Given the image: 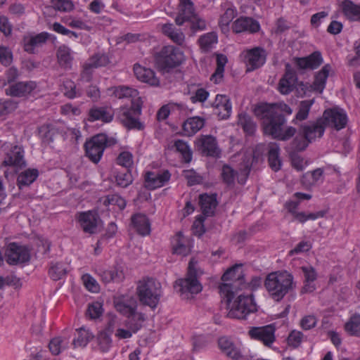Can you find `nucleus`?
<instances>
[{"mask_svg":"<svg viewBox=\"0 0 360 360\" xmlns=\"http://www.w3.org/2000/svg\"><path fill=\"white\" fill-rule=\"evenodd\" d=\"M254 113L262 120V129L266 135L281 141H287L296 133V129L293 127H288L285 130L283 129L286 122L284 115L279 113L267 103L257 105L254 109Z\"/></svg>","mask_w":360,"mask_h":360,"instance_id":"obj_1","label":"nucleus"},{"mask_svg":"<svg viewBox=\"0 0 360 360\" xmlns=\"http://www.w3.org/2000/svg\"><path fill=\"white\" fill-rule=\"evenodd\" d=\"M293 276L287 271H276L269 274L264 281V286L269 295L276 301L295 288Z\"/></svg>","mask_w":360,"mask_h":360,"instance_id":"obj_2","label":"nucleus"},{"mask_svg":"<svg viewBox=\"0 0 360 360\" xmlns=\"http://www.w3.org/2000/svg\"><path fill=\"white\" fill-rule=\"evenodd\" d=\"M241 265H235L229 269L222 276L221 280L224 282L219 286V292L226 298V303L230 304L234 297L235 292L245 287Z\"/></svg>","mask_w":360,"mask_h":360,"instance_id":"obj_3","label":"nucleus"},{"mask_svg":"<svg viewBox=\"0 0 360 360\" xmlns=\"http://www.w3.org/2000/svg\"><path fill=\"white\" fill-rule=\"evenodd\" d=\"M195 265V262L193 259H191L188 264L186 277L176 281L174 285L184 300L193 298V295L200 292L202 289V286L197 278V271Z\"/></svg>","mask_w":360,"mask_h":360,"instance_id":"obj_4","label":"nucleus"},{"mask_svg":"<svg viewBox=\"0 0 360 360\" xmlns=\"http://www.w3.org/2000/svg\"><path fill=\"white\" fill-rule=\"evenodd\" d=\"M136 292L140 302L154 309L157 307L161 297V284L153 278H146L139 281Z\"/></svg>","mask_w":360,"mask_h":360,"instance_id":"obj_5","label":"nucleus"},{"mask_svg":"<svg viewBox=\"0 0 360 360\" xmlns=\"http://www.w3.org/2000/svg\"><path fill=\"white\" fill-rule=\"evenodd\" d=\"M184 60V54L179 48L165 46L155 55V61L161 70L179 66Z\"/></svg>","mask_w":360,"mask_h":360,"instance_id":"obj_6","label":"nucleus"},{"mask_svg":"<svg viewBox=\"0 0 360 360\" xmlns=\"http://www.w3.org/2000/svg\"><path fill=\"white\" fill-rule=\"evenodd\" d=\"M111 144L110 141H108L105 134H96L85 142L84 148L86 155L94 163H98L105 148Z\"/></svg>","mask_w":360,"mask_h":360,"instance_id":"obj_7","label":"nucleus"},{"mask_svg":"<svg viewBox=\"0 0 360 360\" xmlns=\"http://www.w3.org/2000/svg\"><path fill=\"white\" fill-rule=\"evenodd\" d=\"M257 311L252 295H240L233 303L227 316L229 318L244 319L250 313Z\"/></svg>","mask_w":360,"mask_h":360,"instance_id":"obj_8","label":"nucleus"},{"mask_svg":"<svg viewBox=\"0 0 360 360\" xmlns=\"http://www.w3.org/2000/svg\"><path fill=\"white\" fill-rule=\"evenodd\" d=\"M141 106L139 101L132 103L131 106L128 108H122L119 112L117 118L120 122L129 129L142 130L144 125L137 118L136 116L141 115Z\"/></svg>","mask_w":360,"mask_h":360,"instance_id":"obj_9","label":"nucleus"},{"mask_svg":"<svg viewBox=\"0 0 360 360\" xmlns=\"http://www.w3.org/2000/svg\"><path fill=\"white\" fill-rule=\"evenodd\" d=\"M321 120H323L325 127L328 126L339 131L345 128L347 123V116L340 108H333L324 111Z\"/></svg>","mask_w":360,"mask_h":360,"instance_id":"obj_10","label":"nucleus"},{"mask_svg":"<svg viewBox=\"0 0 360 360\" xmlns=\"http://www.w3.org/2000/svg\"><path fill=\"white\" fill-rule=\"evenodd\" d=\"M4 255L7 263L11 265L27 262L30 259L29 250L15 243H11L7 245Z\"/></svg>","mask_w":360,"mask_h":360,"instance_id":"obj_11","label":"nucleus"},{"mask_svg":"<svg viewBox=\"0 0 360 360\" xmlns=\"http://www.w3.org/2000/svg\"><path fill=\"white\" fill-rule=\"evenodd\" d=\"M77 220L83 231L89 234L96 233L98 226L101 222L97 212L91 210L78 213Z\"/></svg>","mask_w":360,"mask_h":360,"instance_id":"obj_12","label":"nucleus"},{"mask_svg":"<svg viewBox=\"0 0 360 360\" xmlns=\"http://www.w3.org/2000/svg\"><path fill=\"white\" fill-rule=\"evenodd\" d=\"M3 165L5 166H12L17 169L25 167L26 162L24 159L22 148L18 145L11 146L5 153Z\"/></svg>","mask_w":360,"mask_h":360,"instance_id":"obj_13","label":"nucleus"},{"mask_svg":"<svg viewBox=\"0 0 360 360\" xmlns=\"http://www.w3.org/2000/svg\"><path fill=\"white\" fill-rule=\"evenodd\" d=\"M248 333L252 339L262 341L267 347H271L275 340V328L273 325L253 327Z\"/></svg>","mask_w":360,"mask_h":360,"instance_id":"obj_14","label":"nucleus"},{"mask_svg":"<svg viewBox=\"0 0 360 360\" xmlns=\"http://www.w3.org/2000/svg\"><path fill=\"white\" fill-rule=\"evenodd\" d=\"M196 146L198 150L206 156L217 157L221 152L216 138L211 135L201 136L197 139Z\"/></svg>","mask_w":360,"mask_h":360,"instance_id":"obj_15","label":"nucleus"},{"mask_svg":"<svg viewBox=\"0 0 360 360\" xmlns=\"http://www.w3.org/2000/svg\"><path fill=\"white\" fill-rule=\"evenodd\" d=\"M245 57L248 70H254L260 68L265 63L266 51L262 47H255L248 50Z\"/></svg>","mask_w":360,"mask_h":360,"instance_id":"obj_16","label":"nucleus"},{"mask_svg":"<svg viewBox=\"0 0 360 360\" xmlns=\"http://www.w3.org/2000/svg\"><path fill=\"white\" fill-rule=\"evenodd\" d=\"M168 170L162 172H148L145 176V187L148 190H155L163 186L170 179Z\"/></svg>","mask_w":360,"mask_h":360,"instance_id":"obj_17","label":"nucleus"},{"mask_svg":"<svg viewBox=\"0 0 360 360\" xmlns=\"http://www.w3.org/2000/svg\"><path fill=\"white\" fill-rule=\"evenodd\" d=\"M115 309L121 314L129 317L136 311L137 301L133 297L121 296L114 300Z\"/></svg>","mask_w":360,"mask_h":360,"instance_id":"obj_18","label":"nucleus"},{"mask_svg":"<svg viewBox=\"0 0 360 360\" xmlns=\"http://www.w3.org/2000/svg\"><path fill=\"white\" fill-rule=\"evenodd\" d=\"M297 75L289 63L285 65V72L280 79L278 89L282 94H288L292 90L297 83Z\"/></svg>","mask_w":360,"mask_h":360,"instance_id":"obj_19","label":"nucleus"},{"mask_svg":"<svg viewBox=\"0 0 360 360\" xmlns=\"http://www.w3.org/2000/svg\"><path fill=\"white\" fill-rule=\"evenodd\" d=\"M325 128L323 120L319 118L314 122L302 126L300 131L305 139L311 142L316 138H321L324 133Z\"/></svg>","mask_w":360,"mask_h":360,"instance_id":"obj_20","label":"nucleus"},{"mask_svg":"<svg viewBox=\"0 0 360 360\" xmlns=\"http://www.w3.org/2000/svg\"><path fill=\"white\" fill-rule=\"evenodd\" d=\"M179 10L175 22L177 25L181 26L184 22L194 20L196 14L193 4L191 0H179Z\"/></svg>","mask_w":360,"mask_h":360,"instance_id":"obj_21","label":"nucleus"},{"mask_svg":"<svg viewBox=\"0 0 360 360\" xmlns=\"http://www.w3.org/2000/svg\"><path fill=\"white\" fill-rule=\"evenodd\" d=\"M37 84L34 82H19L11 84L5 89L6 95L13 97H21L30 94Z\"/></svg>","mask_w":360,"mask_h":360,"instance_id":"obj_22","label":"nucleus"},{"mask_svg":"<svg viewBox=\"0 0 360 360\" xmlns=\"http://www.w3.org/2000/svg\"><path fill=\"white\" fill-rule=\"evenodd\" d=\"M298 205V201H290L285 204V207L294 216L295 219L301 223H304L307 220H315L318 218L323 217L325 214V212L323 211L309 214L304 212H297L296 210L297 209Z\"/></svg>","mask_w":360,"mask_h":360,"instance_id":"obj_23","label":"nucleus"},{"mask_svg":"<svg viewBox=\"0 0 360 360\" xmlns=\"http://www.w3.org/2000/svg\"><path fill=\"white\" fill-rule=\"evenodd\" d=\"M260 26L259 22L248 17H241L237 19L232 25L233 32L240 33L243 32H248L255 33L259 30Z\"/></svg>","mask_w":360,"mask_h":360,"instance_id":"obj_24","label":"nucleus"},{"mask_svg":"<svg viewBox=\"0 0 360 360\" xmlns=\"http://www.w3.org/2000/svg\"><path fill=\"white\" fill-rule=\"evenodd\" d=\"M110 60L108 57L105 54H95L94 55L87 63L84 65V70L82 72V77H86V80H90L92 70L99 67L105 66L109 63Z\"/></svg>","mask_w":360,"mask_h":360,"instance_id":"obj_25","label":"nucleus"},{"mask_svg":"<svg viewBox=\"0 0 360 360\" xmlns=\"http://www.w3.org/2000/svg\"><path fill=\"white\" fill-rule=\"evenodd\" d=\"M295 65L302 70L317 68L323 63V58L321 52L314 51L307 57L295 58Z\"/></svg>","mask_w":360,"mask_h":360,"instance_id":"obj_26","label":"nucleus"},{"mask_svg":"<svg viewBox=\"0 0 360 360\" xmlns=\"http://www.w3.org/2000/svg\"><path fill=\"white\" fill-rule=\"evenodd\" d=\"M134 72L136 78L143 82L154 86H157L160 84L159 79L155 76L154 71L150 68L136 64L134 66Z\"/></svg>","mask_w":360,"mask_h":360,"instance_id":"obj_27","label":"nucleus"},{"mask_svg":"<svg viewBox=\"0 0 360 360\" xmlns=\"http://www.w3.org/2000/svg\"><path fill=\"white\" fill-rule=\"evenodd\" d=\"M113 116L112 109L106 106H95L89 110V120L91 122L100 120L103 122H110L112 120Z\"/></svg>","mask_w":360,"mask_h":360,"instance_id":"obj_28","label":"nucleus"},{"mask_svg":"<svg viewBox=\"0 0 360 360\" xmlns=\"http://www.w3.org/2000/svg\"><path fill=\"white\" fill-rule=\"evenodd\" d=\"M213 106L220 119L224 120L229 117L231 112V104L226 96L217 95Z\"/></svg>","mask_w":360,"mask_h":360,"instance_id":"obj_29","label":"nucleus"},{"mask_svg":"<svg viewBox=\"0 0 360 360\" xmlns=\"http://www.w3.org/2000/svg\"><path fill=\"white\" fill-rule=\"evenodd\" d=\"M173 253L186 256L191 252L190 242L181 232H179L172 241Z\"/></svg>","mask_w":360,"mask_h":360,"instance_id":"obj_30","label":"nucleus"},{"mask_svg":"<svg viewBox=\"0 0 360 360\" xmlns=\"http://www.w3.org/2000/svg\"><path fill=\"white\" fill-rule=\"evenodd\" d=\"M205 120L195 116L188 118L183 123L182 128L186 136H193L199 131L205 125Z\"/></svg>","mask_w":360,"mask_h":360,"instance_id":"obj_31","label":"nucleus"},{"mask_svg":"<svg viewBox=\"0 0 360 360\" xmlns=\"http://www.w3.org/2000/svg\"><path fill=\"white\" fill-rule=\"evenodd\" d=\"M49 34L46 32H41L35 36H30L24 39L25 51L34 53L36 48L41 46L48 39Z\"/></svg>","mask_w":360,"mask_h":360,"instance_id":"obj_32","label":"nucleus"},{"mask_svg":"<svg viewBox=\"0 0 360 360\" xmlns=\"http://www.w3.org/2000/svg\"><path fill=\"white\" fill-rule=\"evenodd\" d=\"M131 224L137 233L141 236L148 235L150 232V224L145 214H135L131 217Z\"/></svg>","mask_w":360,"mask_h":360,"instance_id":"obj_33","label":"nucleus"},{"mask_svg":"<svg viewBox=\"0 0 360 360\" xmlns=\"http://www.w3.org/2000/svg\"><path fill=\"white\" fill-rule=\"evenodd\" d=\"M220 349L229 357L237 359L241 356L240 349L227 337H221L218 340Z\"/></svg>","mask_w":360,"mask_h":360,"instance_id":"obj_34","label":"nucleus"},{"mask_svg":"<svg viewBox=\"0 0 360 360\" xmlns=\"http://www.w3.org/2000/svg\"><path fill=\"white\" fill-rule=\"evenodd\" d=\"M200 205L204 215L212 216L217 205L216 195H200Z\"/></svg>","mask_w":360,"mask_h":360,"instance_id":"obj_35","label":"nucleus"},{"mask_svg":"<svg viewBox=\"0 0 360 360\" xmlns=\"http://www.w3.org/2000/svg\"><path fill=\"white\" fill-rule=\"evenodd\" d=\"M57 58L60 66L64 69H70L73 57L71 49L65 45L60 46L57 50Z\"/></svg>","mask_w":360,"mask_h":360,"instance_id":"obj_36","label":"nucleus"},{"mask_svg":"<svg viewBox=\"0 0 360 360\" xmlns=\"http://www.w3.org/2000/svg\"><path fill=\"white\" fill-rule=\"evenodd\" d=\"M39 175V172L36 169H28L21 172L17 179V184L20 189L24 186H28L32 184Z\"/></svg>","mask_w":360,"mask_h":360,"instance_id":"obj_37","label":"nucleus"},{"mask_svg":"<svg viewBox=\"0 0 360 360\" xmlns=\"http://www.w3.org/2000/svg\"><path fill=\"white\" fill-rule=\"evenodd\" d=\"M342 10L348 19L360 20V6L354 4L349 0H345L342 3Z\"/></svg>","mask_w":360,"mask_h":360,"instance_id":"obj_38","label":"nucleus"},{"mask_svg":"<svg viewBox=\"0 0 360 360\" xmlns=\"http://www.w3.org/2000/svg\"><path fill=\"white\" fill-rule=\"evenodd\" d=\"M269 148L268 160L269 166L274 171L277 172L281 167V160L279 158V147L276 143H271Z\"/></svg>","mask_w":360,"mask_h":360,"instance_id":"obj_39","label":"nucleus"},{"mask_svg":"<svg viewBox=\"0 0 360 360\" xmlns=\"http://www.w3.org/2000/svg\"><path fill=\"white\" fill-rule=\"evenodd\" d=\"M69 339L65 337L58 336L52 338L49 344L50 352L53 355H58L68 347Z\"/></svg>","mask_w":360,"mask_h":360,"instance_id":"obj_40","label":"nucleus"},{"mask_svg":"<svg viewBox=\"0 0 360 360\" xmlns=\"http://www.w3.org/2000/svg\"><path fill=\"white\" fill-rule=\"evenodd\" d=\"M330 70V65H326L317 73L315 77L314 82H313V87L314 90L321 93L325 88L326 82L328 77Z\"/></svg>","mask_w":360,"mask_h":360,"instance_id":"obj_41","label":"nucleus"},{"mask_svg":"<svg viewBox=\"0 0 360 360\" xmlns=\"http://www.w3.org/2000/svg\"><path fill=\"white\" fill-rule=\"evenodd\" d=\"M125 321V326L127 328L133 331L134 333L139 331L143 326V323L146 320L145 314L142 313H134L127 317Z\"/></svg>","mask_w":360,"mask_h":360,"instance_id":"obj_42","label":"nucleus"},{"mask_svg":"<svg viewBox=\"0 0 360 360\" xmlns=\"http://www.w3.org/2000/svg\"><path fill=\"white\" fill-rule=\"evenodd\" d=\"M346 332L350 335L360 336V314H353L345 325Z\"/></svg>","mask_w":360,"mask_h":360,"instance_id":"obj_43","label":"nucleus"},{"mask_svg":"<svg viewBox=\"0 0 360 360\" xmlns=\"http://www.w3.org/2000/svg\"><path fill=\"white\" fill-rule=\"evenodd\" d=\"M198 42L202 51L208 52L217 43V35L215 32L207 33L199 38Z\"/></svg>","mask_w":360,"mask_h":360,"instance_id":"obj_44","label":"nucleus"},{"mask_svg":"<svg viewBox=\"0 0 360 360\" xmlns=\"http://www.w3.org/2000/svg\"><path fill=\"white\" fill-rule=\"evenodd\" d=\"M238 124L248 135H252L256 131L257 124L252 118L247 114H240L238 117Z\"/></svg>","mask_w":360,"mask_h":360,"instance_id":"obj_45","label":"nucleus"},{"mask_svg":"<svg viewBox=\"0 0 360 360\" xmlns=\"http://www.w3.org/2000/svg\"><path fill=\"white\" fill-rule=\"evenodd\" d=\"M176 148V151L181 153L182 159L185 162H190L192 160V150H191L187 142L178 139L174 143L173 146Z\"/></svg>","mask_w":360,"mask_h":360,"instance_id":"obj_46","label":"nucleus"},{"mask_svg":"<svg viewBox=\"0 0 360 360\" xmlns=\"http://www.w3.org/2000/svg\"><path fill=\"white\" fill-rule=\"evenodd\" d=\"M227 63V58L223 54L217 56V68L211 77L214 83H219L224 76V66Z\"/></svg>","mask_w":360,"mask_h":360,"instance_id":"obj_47","label":"nucleus"},{"mask_svg":"<svg viewBox=\"0 0 360 360\" xmlns=\"http://www.w3.org/2000/svg\"><path fill=\"white\" fill-rule=\"evenodd\" d=\"M39 134L43 141L49 144L54 141L58 131L51 125H42L39 128Z\"/></svg>","mask_w":360,"mask_h":360,"instance_id":"obj_48","label":"nucleus"},{"mask_svg":"<svg viewBox=\"0 0 360 360\" xmlns=\"http://www.w3.org/2000/svg\"><path fill=\"white\" fill-rule=\"evenodd\" d=\"M313 103L314 99L301 101L299 105V110L295 115V118L292 120V122L296 123V121L306 120L308 117L310 108Z\"/></svg>","mask_w":360,"mask_h":360,"instance_id":"obj_49","label":"nucleus"},{"mask_svg":"<svg viewBox=\"0 0 360 360\" xmlns=\"http://www.w3.org/2000/svg\"><path fill=\"white\" fill-rule=\"evenodd\" d=\"M115 180L117 186L126 188L132 183L133 178L129 169H122L117 172Z\"/></svg>","mask_w":360,"mask_h":360,"instance_id":"obj_50","label":"nucleus"},{"mask_svg":"<svg viewBox=\"0 0 360 360\" xmlns=\"http://www.w3.org/2000/svg\"><path fill=\"white\" fill-rule=\"evenodd\" d=\"M77 331L79 335L78 338L75 339L72 342V345L75 347L86 346L94 338V335L84 328H80Z\"/></svg>","mask_w":360,"mask_h":360,"instance_id":"obj_51","label":"nucleus"},{"mask_svg":"<svg viewBox=\"0 0 360 360\" xmlns=\"http://www.w3.org/2000/svg\"><path fill=\"white\" fill-rule=\"evenodd\" d=\"M49 274L53 280L58 281L61 279L67 274V269L63 264L55 262L51 264Z\"/></svg>","mask_w":360,"mask_h":360,"instance_id":"obj_52","label":"nucleus"},{"mask_svg":"<svg viewBox=\"0 0 360 360\" xmlns=\"http://www.w3.org/2000/svg\"><path fill=\"white\" fill-rule=\"evenodd\" d=\"M103 313V304L100 302H94L89 304L86 316L90 319H96L101 316Z\"/></svg>","mask_w":360,"mask_h":360,"instance_id":"obj_53","label":"nucleus"},{"mask_svg":"<svg viewBox=\"0 0 360 360\" xmlns=\"http://www.w3.org/2000/svg\"><path fill=\"white\" fill-rule=\"evenodd\" d=\"M221 174L224 182L228 186H233L234 184L237 172L232 167L226 165H224Z\"/></svg>","mask_w":360,"mask_h":360,"instance_id":"obj_54","label":"nucleus"},{"mask_svg":"<svg viewBox=\"0 0 360 360\" xmlns=\"http://www.w3.org/2000/svg\"><path fill=\"white\" fill-rule=\"evenodd\" d=\"M309 141H308L304 135L297 136L290 143V153L302 151L307 148Z\"/></svg>","mask_w":360,"mask_h":360,"instance_id":"obj_55","label":"nucleus"},{"mask_svg":"<svg viewBox=\"0 0 360 360\" xmlns=\"http://www.w3.org/2000/svg\"><path fill=\"white\" fill-rule=\"evenodd\" d=\"M113 94L118 98H123L136 96L137 91L128 86H122L115 87Z\"/></svg>","mask_w":360,"mask_h":360,"instance_id":"obj_56","label":"nucleus"},{"mask_svg":"<svg viewBox=\"0 0 360 360\" xmlns=\"http://www.w3.org/2000/svg\"><path fill=\"white\" fill-rule=\"evenodd\" d=\"M110 334L107 332H101L98 335L97 340L101 351L105 352L108 351L111 347L112 340Z\"/></svg>","mask_w":360,"mask_h":360,"instance_id":"obj_57","label":"nucleus"},{"mask_svg":"<svg viewBox=\"0 0 360 360\" xmlns=\"http://www.w3.org/2000/svg\"><path fill=\"white\" fill-rule=\"evenodd\" d=\"M104 204L117 205L120 210H123L126 206V200L117 194H112L107 196Z\"/></svg>","mask_w":360,"mask_h":360,"instance_id":"obj_58","label":"nucleus"},{"mask_svg":"<svg viewBox=\"0 0 360 360\" xmlns=\"http://www.w3.org/2000/svg\"><path fill=\"white\" fill-rule=\"evenodd\" d=\"M119 319L114 314H108L107 315L106 326L105 330L103 332H107V333L111 335L115 331V329L119 325Z\"/></svg>","mask_w":360,"mask_h":360,"instance_id":"obj_59","label":"nucleus"},{"mask_svg":"<svg viewBox=\"0 0 360 360\" xmlns=\"http://www.w3.org/2000/svg\"><path fill=\"white\" fill-rule=\"evenodd\" d=\"M117 162L122 169H129L133 164L132 155L129 152H122L117 158Z\"/></svg>","mask_w":360,"mask_h":360,"instance_id":"obj_60","label":"nucleus"},{"mask_svg":"<svg viewBox=\"0 0 360 360\" xmlns=\"http://www.w3.org/2000/svg\"><path fill=\"white\" fill-rule=\"evenodd\" d=\"M51 3L55 9L60 11H71L74 6L70 0H52Z\"/></svg>","mask_w":360,"mask_h":360,"instance_id":"obj_61","label":"nucleus"},{"mask_svg":"<svg viewBox=\"0 0 360 360\" xmlns=\"http://www.w3.org/2000/svg\"><path fill=\"white\" fill-rule=\"evenodd\" d=\"M13 60L12 52L9 49L0 46V62L5 66H8Z\"/></svg>","mask_w":360,"mask_h":360,"instance_id":"obj_62","label":"nucleus"},{"mask_svg":"<svg viewBox=\"0 0 360 360\" xmlns=\"http://www.w3.org/2000/svg\"><path fill=\"white\" fill-rule=\"evenodd\" d=\"M302 338V333L300 331L293 330L288 335V343L290 346L296 348L300 345Z\"/></svg>","mask_w":360,"mask_h":360,"instance_id":"obj_63","label":"nucleus"},{"mask_svg":"<svg viewBox=\"0 0 360 360\" xmlns=\"http://www.w3.org/2000/svg\"><path fill=\"white\" fill-rule=\"evenodd\" d=\"M17 108V103L7 100L0 103V116L8 114Z\"/></svg>","mask_w":360,"mask_h":360,"instance_id":"obj_64","label":"nucleus"}]
</instances>
